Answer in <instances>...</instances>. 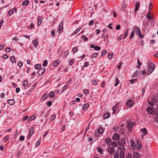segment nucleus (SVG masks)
<instances>
[{
	"mask_svg": "<svg viewBox=\"0 0 158 158\" xmlns=\"http://www.w3.org/2000/svg\"><path fill=\"white\" fill-rule=\"evenodd\" d=\"M48 97V95L46 94H44L42 97V99H43V100H45Z\"/></svg>",
	"mask_w": 158,
	"mask_h": 158,
	"instance_id": "obj_50",
	"label": "nucleus"
},
{
	"mask_svg": "<svg viewBox=\"0 0 158 158\" xmlns=\"http://www.w3.org/2000/svg\"><path fill=\"white\" fill-rule=\"evenodd\" d=\"M140 5V3L139 2H137L135 4V11H137L139 9Z\"/></svg>",
	"mask_w": 158,
	"mask_h": 158,
	"instance_id": "obj_13",
	"label": "nucleus"
},
{
	"mask_svg": "<svg viewBox=\"0 0 158 158\" xmlns=\"http://www.w3.org/2000/svg\"><path fill=\"white\" fill-rule=\"evenodd\" d=\"M68 87V85H64L63 87V90L62 92H63L64 90H65Z\"/></svg>",
	"mask_w": 158,
	"mask_h": 158,
	"instance_id": "obj_59",
	"label": "nucleus"
},
{
	"mask_svg": "<svg viewBox=\"0 0 158 158\" xmlns=\"http://www.w3.org/2000/svg\"><path fill=\"white\" fill-rule=\"evenodd\" d=\"M119 81L117 78H116V83L115 84V85L116 86L119 83Z\"/></svg>",
	"mask_w": 158,
	"mask_h": 158,
	"instance_id": "obj_48",
	"label": "nucleus"
},
{
	"mask_svg": "<svg viewBox=\"0 0 158 158\" xmlns=\"http://www.w3.org/2000/svg\"><path fill=\"white\" fill-rule=\"evenodd\" d=\"M117 106L116 105L112 107V110H113V114H115L116 113V110L117 108Z\"/></svg>",
	"mask_w": 158,
	"mask_h": 158,
	"instance_id": "obj_29",
	"label": "nucleus"
},
{
	"mask_svg": "<svg viewBox=\"0 0 158 158\" xmlns=\"http://www.w3.org/2000/svg\"><path fill=\"white\" fill-rule=\"evenodd\" d=\"M125 143V141L124 139H120L118 140V144H119V145H124Z\"/></svg>",
	"mask_w": 158,
	"mask_h": 158,
	"instance_id": "obj_14",
	"label": "nucleus"
},
{
	"mask_svg": "<svg viewBox=\"0 0 158 158\" xmlns=\"http://www.w3.org/2000/svg\"><path fill=\"white\" fill-rule=\"evenodd\" d=\"M15 11V13H16L17 12V10L16 8L15 7L13 9H11L8 12V14L10 15H12L14 12Z\"/></svg>",
	"mask_w": 158,
	"mask_h": 158,
	"instance_id": "obj_8",
	"label": "nucleus"
},
{
	"mask_svg": "<svg viewBox=\"0 0 158 158\" xmlns=\"http://www.w3.org/2000/svg\"><path fill=\"white\" fill-rule=\"evenodd\" d=\"M111 145L114 147H117V144L115 142H113L111 143Z\"/></svg>",
	"mask_w": 158,
	"mask_h": 158,
	"instance_id": "obj_51",
	"label": "nucleus"
},
{
	"mask_svg": "<svg viewBox=\"0 0 158 158\" xmlns=\"http://www.w3.org/2000/svg\"><path fill=\"white\" fill-rule=\"evenodd\" d=\"M155 121L156 122L158 123V115H157V116H156L155 118Z\"/></svg>",
	"mask_w": 158,
	"mask_h": 158,
	"instance_id": "obj_64",
	"label": "nucleus"
},
{
	"mask_svg": "<svg viewBox=\"0 0 158 158\" xmlns=\"http://www.w3.org/2000/svg\"><path fill=\"white\" fill-rule=\"evenodd\" d=\"M69 54V52L68 51H66L65 52L64 54V57H66Z\"/></svg>",
	"mask_w": 158,
	"mask_h": 158,
	"instance_id": "obj_60",
	"label": "nucleus"
},
{
	"mask_svg": "<svg viewBox=\"0 0 158 158\" xmlns=\"http://www.w3.org/2000/svg\"><path fill=\"white\" fill-rule=\"evenodd\" d=\"M89 106V105L88 104L86 103L83 105L82 108L84 110H85L87 109Z\"/></svg>",
	"mask_w": 158,
	"mask_h": 158,
	"instance_id": "obj_19",
	"label": "nucleus"
},
{
	"mask_svg": "<svg viewBox=\"0 0 158 158\" xmlns=\"http://www.w3.org/2000/svg\"><path fill=\"white\" fill-rule=\"evenodd\" d=\"M34 132V129L33 127H31L29 130V134L28 135V138L30 139L31 136L33 134Z\"/></svg>",
	"mask_w": 158,
	"mask_h": 158,
	"instance_id": "obj_7",
	"label": "nucleus"
},
{
	"mask_svg": "<svg viewBox=\"0 0 158 158\" xmlns=\"http://www.w3.org/2000/svg\"><path fill=\"white\" fill-rule=\"evenodd\" d=\"M114 148L113 147H109L108 148V152L110 154H112L114 152Z\"/></svg>",
	"mask_w": 158,
	"mask_h": 158,
	"instance_id": "obj_15",
	"label": "nucleus"
},
{
	"mask_svg": "<svg viewBox=\"0 0 158 158\" xmlns=\"http://www.w3.org/2000/svg\"><path fill=\"white\" fill-rule=\"evenodd\" d=\"M11 62L12 63H15L16 62L15 57L14 56H12L10 59Z\"/></svg>",
	"mask_w": 158,
	"mask_h": 158,
	"instance_id": "obj_22",
	"label": "nucleus"
},
{
	"mask_svg": "<svg viewBox=\"0 0 158 158\" xmlns=\"http://www.w3.org/2000/svg\"><path fill=\"white\" fill-rule=\"evenodd\" d=\"M154 69H151L148 68V69L147 71V73L148 75H150L154 70Z\"/></svg>",
	"mask_w": 158,
	"mask_h": 158,
	"instance_id": "obj_31",
	"label": "nucleus"
},
{
	"mask_svg": "<svg viewBox=\"0 0 158 158\" xmlns=\"http://www.w3.org/2000/svg\"><path fill=\"white\" fill-rule=\"evenodd\" d=\"M8 103L10 105H13L15 103V102L13 99H11L8 100Z\"/></svg>",
	"mask_w": 158,
	"mask_h": 158,
	"instance_id": "obj_17",
	"label": "nucleus"
},
{
	"mask_svg": "<svg viewBox=\"0 0 158 158\" xmlns=\"http://www.w3.org/2000/svg\"><path fill=\"white\" fill-rule=\"evenodd\" d=\"M42 21L41 20V18L40 16H38V23H37V25L38 26L40 25L42 23Z\"/></svg>",
	"mask_w": 158,
	"mask_h": 158,
	"instance_id": "obj_18",
	"label": "nucleus"
},
{
	"mask_svg": "<svg viewBox=\"0 0 158 158\" xmlns=\"http://www.w3.org/2000/svg\"><path fill=\"white\" fill-rule=\"evenodd\" d=\"M98 132L99 134H102L103 132V129L101 127H99L98 130Z\"/></svg>",
	"mask_w": 158,
	"mask_h": 158,
	"instance_id": "obj_26",
	"label": "nucleus"
},
{
	"mask_svg": "<svg viewBox=\"0 0 158 158\" xmlns=\"http://www.w3.org/2000/svg\"><path fill=\"white\" fill-rule=\"evenodd\" d=\"M141 131L142 133L144 134V135H145L147 133V130H146V129L145 128H143L141 129Z\"/></svg>",
	"mask_w": 158,
	"mask_h": 158,
	"instance_id": "obj_28",
	"label": "nucleus"
},
{
	"mask_svg": "<svg viewBox=\"0 0 158 158\" xmlns=\"http://www.w3.org/2000/svg\"><path fill=\"white\" fill-rule=\"evenodd\" d=\"M52 104V102L51 101H49L47 102V105L49 106H50Z\"/></svg>",
	"mask_w": 158,
	"mask_h": 158,
	"instance_id": "obj_57",
	"label": "nucleus"
},
{
	"mask_svg": "<svg viewBox=\"0 0 158 158\" xmlns=\"http://www.w3.org/2000/svg\"><path fill=\"white\" fill-rule=\"evenodd\" d=\"M98 55L97 53H94L91 56L92 58L96 57Z\"/></svg>",
	"mask_w": 158,
	"mask_h": 158,
	"instance_id": "obj_46",
	"label": "nucleus"
},
{
	"mask_svg": "<svg viewBox=\"0 0 158 158\" xmlns=\"http://www.w3.org/2000/svg\"><path fill=\"white\" fill-rule=\"evenodd\" d=\"M107 52L106 50H105L103 51H102V53L101 54V56H103L104 55H105V54H106Z\"/></svg>",
	"mask_w": 158,
	"mask_h": 158,
	"instance_id": "obj_52",
	"label": "nucleus"
},
{
	"mask_svg": "<svg viewBox=\"0 0 158 158\" xmlns=\"http://www.w3.org/2000/svg\"><path fill=\"white\" fill-rule=\"evenodd\" d=\"M54 94V92L53 91L51 92L49 94V96L50 97H53Z\"/></svg>",
	"mask_w": 158,
	"mask_h": 158,
	"instance_id": "obj_49",
	"label": "nucleus"
},
{
	"mask_svg": "<svg viewBox=\"0 0 158 158\" xmlns=\"http://www.w3.org/2000/svg\"><path fill=\"white\" fill-rule=\"evenodd\" d=\"M94 49L95 50L99 51L100 50L101 48L100 47L98 46L95 45L94 47Z\"/></svg>",
	"mask_w": 158,
	"mask_h": 158,
	"instance_id": "obj_38",
	"label": "nucleus"
},
{
	"mask_svg": "<svg viewBox=\"0 0 158 158\" xmlns=\"http://www.w3.org/2000/svg\"><path fill=\"white\" fill-rule=\"evenodd\" d=\"M113 55V53H109L108 54V57L109 59H112Z\"/></svg>",
	"mask_w": 158,
	"mask_h": 158,
	"instance_id": "obj_42",
	"label": "nucleus"
},
{
	"mask_svg": "<svg viewBox=\"0 0 158 158\" xmlns=\"http://www.w3.org/2000/svg\"><path fill=\"white\" fill-rule=\"evenodd\" d=\"M11 51V49L9 47H7L5 49V51L6 52H9Z\"/></svg>",
	"mask_w": 158,
	"mask_h": 158,
	"instance_id": "obj_54",
	"label": "nucleus"
},
{
	"mask_svg": "<svg viewBox=\"0 0 158 158\" xmlns=\"http://www.w3.org/2000/svg\"><path fill=\"white\" fill-rule=\"evenodd\" d=\"M35 115H33L29 117V118L28 120L29 121H31L32 120H33L34 119H35Z\"/></svg>",
	"mask_w": 158,
	"mask_h": 158,
	"instance_id": "obj_40",
	"label": "nucleus"
},
{
	"mask_svg": "<svg viewBox=\"0 0 158 158\" xmlns=\"http://www.w3.org/2000/svg\"><path fill=\"white\" fill-rule=\"evenodd\" d=\"M63 22H61L59 24V25L58 28V31L59 33H61L63 31Z\"/></svg>",
	"mask_w": 158,
	"mask_h": 158,
	"instance_id": "obj_3",
	"label": "nucleus"
},
{
	"mask_svg": "<svg viewBox=\"0 0 158 158\" xmlns=\"http://www.w3.org/2000/svg\"><path fill=\"white\" fill-rule=\"evenodd\" d=\"M93 84L94 85H97V82L96 81L93 80L92 81Z\"/></svg>",
	"mask_w": 158,
	"mask_h": 158,
	"instance_id": "obj_56",
	"label": "nucleus"
},
{
	"mask_svg": "<svg viewBox=\"0 0 158 158\" xmlns=\"http://www.w3.org/2000/svg\"><path fill=\"white\" fill-rule=\"evenodd\" d=\"M24 139V137L23 135H21L20 137L19 140L21 141H23Z\"/></svg>",
	"mask_w": 158,
	"mask_h": 158,
	"instance_id": "obj_62",
	"label": "nucleus"
},
{
	"mask_svg": "<svg viewBox=\"0 0 158 158\" xmlns=\"http://www.w3.org/2000/svg\"><path fill=\"white\" fill-rule=\"evenodd\" d=\"M97 150L98 152L100 154H102L103 153V150L102 148L98 147L97 148Z\"/></svg>",
	"mask_w": 158,
	"mask_h": 158,
	"instance_id": "obj_35",
	"label": "nucleus"
},
{
	"mask_svg": "<svg viewBox=\"0 0 158 158\" xmlns=\"http://www.w3.org/2000/svg\"><path fill=\"white\" fill-rule=\"evenodd\" d=\"M137 148L138 149H140L142 148L141 143L139 141H137Z\"/></svg>",
	"mask_w": 158,
	"mask_h": 158,
	"instance_id": "obj_16",
	"label": "nucleus"
},
{
	"mask_svg": "<svg viewBox=\"0 0 158 158\" xmlns=\"http://www.w3.org/2000/svg\"><path fill=\"white\" fill-rule=\"evenodd\" d=\"M28 84V82L27 81L24 80L23 82V85L24 87H26L27 86Z\"/></svg>",
	"mask_w": 158,
	"mask_h": 158,
	"instance_id": "obj_33",
	"label": "nucleus"
},
{
	"mask_svg": "<svg viewBox=\"0 0 158 158\" xmlns=\"http://www.w3.org/2000/svg\"><path fill=\"white\" fill-rule=\"evenodd\" d=\"M111 142L110 139L109 138H106L105 140V142L107 144H110Z\"/></svg>",
	"mask_w": 158,
	"mask_h": 158,
	"instance_id": "obj_36",
	"label": "nucleus"
},
{
	"mask_svg": "<svg viewBox=\"0 0 158 158\" xmlns=\"http://www.w3.org/2000/svg\"><path fill=\"white\" fill-rule=\"evenodd\" d=\"M129 31V29H127L126 31L125 32V33L124 34V35L123 36V39H125L126 38L127 36L128 35V32Z\"/></svg>",
	"mask_w": 158,
	"mask_h": 158,
	"instance_id": "obj_23",
	"label": "nucleus"
},
{
	"mask_svg": "<svg viewBox=\"0 0 158 158\" xmlns=\"http://www.w3.org/2000/svg\"><path fill=\"white\" fill-rule=\"evenodd\" d=\"M81 29L80 27H79L77 29L74 31L72 34V35H74L76 34Z\"/></svg>",
	"mask_w": 158,
	"mask_h": 158,
	"instance_id": "obj_25",
	"label": "nucleus"
},
{
	"mask_svg": "<svg viewBox=\"0 0 158 158\" xmlns=\"http://www.w3.org/2000/svg\"><path fill=\"white\" fill-rule=\"evenodd\" d=\"M118 148L120 150L121 152H124L125 150L124 145H119Z\"/></svg>",
	"mask_w": 158,
	"mask_h": 158,
	"instance_id": "obj_12",
	"label": "nucleus"
},
{
	"mask_svg": "<svg viewBox=\"0 0 158 158\" xmlns=\"http://www.w3.org/2000/svg\"><path fill=\"white\" fill-rule=\"evenodd\" d=\"M47 64L48 61L47 60H45L44 62L43 66L44 67L46 66L47 65Z\"/></svg>",
	"mask_w": 158,
	"mask_h": 158,
	"instance_id": "obj_53",
	"label": "nucleus"
},
{
	"mask_svg": "<svg viewBox=\"0 0 158 158\" xmlns=\"http://www.w3.org/2000/svg\"><path fill=\"white\" fill-rule=\"evenodd\" d=\"M125 131L123 129H120L119 131V132L120 133L122 134H124V133Z\"/></svg>",
	"mask_w": 158,
	"mask_h": 158,
	"instance_id": "obj_61",
	"label": "nucleus"
},
{
	"mask_svg": "<svg viewBox=\"0 0 158 158\" xmlns=\"http://www.w3.org/2000/svg\"><path fill=\"white\" fill-rule=\"evenodd\" d=\"M131 145V148L133 149L135 148L136 146L135 144V143L134 140L132 139L130 140Z\"/></svg>",
	"mask_w": 158,
	"mask_h": 158,
	"instance_id": "obj_11",
	"label": "nucleus"
},
{
	"mask_svg": "<svg viewBox=\"0 0 158 158\" xmlns=\"http://www.w3.org/2000/svg\"><path fill=\"white\" fill-rule=\"evenodd\" d=\"M83 92H84V93L85 94H89V91L87 89L84 90Z\"/></svg>",
	"mask_w": 158,
	"mask_h": 158,
	"instance_id": "obj_63",
	"label": "nucleus"
},
{
	"mask_svg": "<svg viewBox=\"0 0 158 158\" xmlns=\"http://www.w3.org/2000/svg\"><path fill=\"white\" fill-rule=\"evenodd\" d=\"M110 116V114L109 113H106L104 114L103 116V118L104 119L108 118Z\"/></svg>",
	"mask_w": 158,
	"mask_h": 158,
	"instance_id": "obj_20",
	"label": "nucleus"
},
{
	"mask_svg": "<svg viewBox=\"0 0 158 158\" xmlns=\"http://www.w3.org/2000/svg\"><path fill=\"white\" fill-rule=\"evenodd\" d=\"M134 32H135L136 34L138 35L139 37L140 38H143L144 37L143 35L141 34V31L139 28L136 27H135L133 28Z\"/></svg>",
	"mask_w": 158,
	"mask_h": 158,
	"instance_id": "obj_1",
	"label": "nucleus"
},
{
	"mask_svg": "<svg viewBox=\"0 0 158 158\" xmlns=\"http://www.w3.org/2000/svg\"><path fill=\"white\" fill-rule=\"evenodd\" d=\"M32 44L33 45L34 47H37L38 46L39 44L38 40L37 39H36L35 40H33L32 41Z\"/></svg>",
	"mask_w": 158,
	"mask_h": 158,
	"instance_id": "obj_9",
	"label": "nucleus"
},
{
	"mask_svg": "<svg viewBox=\"0 0 158 158\" xmlns=\"http://www.w3.org/2000/svg\"><path fill=\"white\" fill-rule=\"evenodd\" d=\"M45 71V69L44 68H42L40 69L38 71V74L40 75H42Z\"/></svg>",
	"mask_w": 158,
	"mask_h": 158,
	"instance_id": "obj_6",
	"label": "nucleus"
},
{
	"mask_svg": "<svg viewBox=\"0 0 158 158\" xmlns=\"http://www.w3.org/2000/svg\"><path fill=\"white\" fill-rule=\"evenodd\" d=\"M81 38L84 40L85 41H86L88 40V38L84 35H82L81 37Z\"/></svg>",
	"mask_w": 158,
	"mask_h": 158,
	"instance_id": "obj_41",
	"label": "nucleus"
},
{
	"mask_svg": "<svg viewBox=\"0 0 158 158\" xmlns=\"http://www.w3.org/2000/svg\"><path fill=\"white\" fill-rule=\"evenodd\" d=\"M133 158H139V153H134L133 155Z\"/></svg>",
	"mask_w": 158,
	"mask_h": 158,
	"instance_id": "obj_21",
	"label": "nucleus"
},
{
	"mask_svg": "<svg viewBox=\"0 0 158 158\" xmlns=\"http://www.w3.org/2000/svg\"><path fill=\"white\" fill-rule=\"evenodd\" d=\"M119 155L120 158H124L125 156L124 152H120Z\"/></svg>",
	"mask_w": 158,
	"mask_h": 158,
	"instance_id": "obj_30",
	"label": "nucleus"
},
{
	"mask_svg": "<svg viewBox=\"0 0 158 158\" xmlns=\"http://www.w3.org/2000/svg\"><path fill=\"white\" fill-rule=\"evenodd\" d=\"M137 81V80L136 79H131L130 80V82L131 84H133L134 82H136Z\"/></svg>",
	"mask_w": 158,
	"mask_h": 158,
	"instance_id": "obj_45",
	"label": "nucleus"
},
{
	"mask_svg": "<svg viewBox=\"0 0 158 158\" xmlns=\"http://www.w3.org/2000/svg\"><path fill=\"white\" fill-rule=\"evenodd\" d=\"M154 110V108H152V107H148L146 109L147 112L149 114H152V113L153 112Z\"/></svg>",
	"mask_w": 158,
	"mask_h": 158,
	"instance_id": "obj_5",
	"label": "nucleus"
},
{
	"mask_svg": "<svg viewBox=\"0 0 158 158\" xmlns=\"http://www.w3.org/2000/svg\"><path fill=\"white\" fill-rule=\"evenodd\" d=\"M138 74V72L137 71H135L132 75V77H135L137 76Z\"/></svg>",
	"mask_w": 158,
	"mask_h": 158,
	"instance_id": "obj_37",
	"label": "nucleus"
},
{
	"mask_svg": "<svg viewBox=\"0 0 158 158\" xmlns=\"http://www.w3.org/2000/svg\"><path fill=\"white\" fill-rule=\"evenodd\" d=\"M119 158V155H118V152H116L114 154V158Z\"/></svg>",
	"mask_w": 158,
	"mask_h": 158,
	"instance_id": "obj_39",
	"label": "nucleus"
},
{
	"mask_svg": "<svg viewBox=\"0 0 158 158\" xmlns=\"http://www.w3.org/2000/svg\"><path fill=\"white\" fill-rule=\"evenodd\" d=\"M60 62V60H56L54 63V66L55 67H56Z\"/></svg>",
	"mask_w": 158,
	"mask_h": 158,
	"instance_id": "obj_34",
	"label": "nucleus"
},
{
	"mask_svg": "<svg viewBox=\"0 0 158 158\" xmlns=\"http://www.w3.org/2000/svg\"><path fill=\"white\" fill-rule=\"evenodd\" d=\"M126 158H131V154L128 153L126 156Z\"/></svg>",
	"mask_w": 158,
	"mask_h": 158,
	"instance_id": "obj_58",
	"label": "nucleus"
},
{
	"mask_svg": "<svg viewBox=\"0 0 158 158\" xmlns=\"http://www.w3.org/2000/svg\"><path fill=\"white\" fill-rule=\"evenodd\" d=\"M134 31H132L131 32V34L130 36V39H131L133 38V37H134Z\"/></svg>",
	"mask_w": 158,
	"mask_h": 158,
	"instance_id": "obj_47",
	"label": "nucleus"
},
{
	"mask_svg": "<svg viewBox=\"0 0 158 158\" xmlns=\"http://www.w3.org/2000/svg\"><path fill=\"white\" fill-rule=\"evenodd\" d=\"M127 129L129 131L131 130L132 127L135 125V123L133 122H130L129 121L127 122Z\"/></svg>",
	"mask_w": 158,
	"mask_h": 158,
	"instance_id": "obj_2",
	"label": "nucleus"
},
{
	"mask_svg": "<svg viewBox=\"0 0 158 158\" xmlns=\"http://www.w3.org/2000/svg\"><path fill=\"white\" fill-rule=\"evenodd\" d=\"M12 40L14 41H18L19 40V38L17 37H15L12 38Z\"/></svg>",
	"mask_w": 158,
	"mask_h": 158,
	"instance_id": "obj_55",
	"label": "nucleus"
},
{
	"mask_svg": "<svg viewBox=\"0 0 158 158\" xmlns=\"http://www.w3.org/2000/svg\"><path fill=\"white\" fill-rule=\"evenodd\" d=\"M119 135L117 133L114 134L113 136V139L114 140H116L119 139Z\"/></svg>",
	"mask_w": 158,
	"mask_h": 158,
	"instance_id": "obj_10",
	"label": "nucleus"
},
{
	"mask_svg": "<svg viewBox=\"0 0 158 158\" xmlns=\"http://www.w3.org/2000/svg\"><path fill=\"white\" fill-rule=\"evenodd\" d=\"M148 67L150 69H154V65L152 63H150L149 64Z\"/></svg>",
	"mask_w": 158,
	"mask_h": 158,
	"instance_id": "obj_24",
	"label": "nucleus"
},
{
	"mask_svg": "<svg viewBox=\"0 0 158 158\" xmlns=\"http://www.w3.org/2000/svg\"><path fill=\"white\" fill-rule=\"evenodd\" d=\"M41 67V65L40 64H36L35 66V68L36 69H40Z\"/></svg>",
	"mask_w": 158,
	"mask_h": 158,
	"instance_id": "obj_44",
	"label": "nucleus"
},
{
	"mask_svg": "<svg viewBox=\"0 0 158 158\" xmlns=\"http://www.w3.org/2000/svg\"><path fill=\"white\" fill-rule=\"evenodd\" d=\"M78 51V48L77 47H75L73 48L72 51L73 52H75Z\"/></svg>",
	"mask_w": 158,
	"mask_h": 158,
	"instance_id": "obj_43",
	"label": "nucleus"
},
{
	"mask_svg": "<svg viewBox=\"0 0 158 158\" xmlns=\"http://www.w3.org/2000/svg\"><path fill=\"white\" fill-rule=\"evenodd\" d=\"M29 2L28 0H25L22 3V5H27L29 3Z\"/></svg>",
	"mask_w": 158,
	"mask_h": 158,
	"instance_id": "obj_27",
	"label": "nucleus"
},
{
	"mask_svg": "<svg viewBox=\"0 0 158 158\" xmlns=\"http://www.w3.org/2000/svg\"><path fill=\"white\" fill-rule=\"evenodd\" d=\"M147 17L148 20H150L152 19V18L150 16L149 12H148L147 14Z\"/></svg>",
	"mask_w": 158,
	"mask_h": 158,
	"instance_id": "obj_32",
	"label": "nucleus"
},
{
	"mask_svg": "<svg viewBox=\"0 0 158 158\" xmlns=\"http://www.w3.org/2000/svg\"><path fill=\"white\" fill-rule=\"evenodd\" d=\"M134 104V102L133 101L129 99L127 101L126 105L130 107L131 106Z\"/></svg>",
	"mask_w": 158,
	"mask_h": 158,
	"instance_id": "obj_4",
	"label": "nucleus"
}]
</instances>
